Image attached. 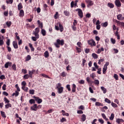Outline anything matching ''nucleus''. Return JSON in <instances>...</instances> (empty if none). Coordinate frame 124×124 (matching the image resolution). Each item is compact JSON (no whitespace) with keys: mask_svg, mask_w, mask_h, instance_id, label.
Listing matches in <instances>:
<instances>
[{"mask_svg":"<svg viewBox=\"0 0 124 124\" xmlns=\"http://www.w3.org/2000/svg\"><path fill=\"white\" fill-rule=\"evenodd\" d=\"M54 45L56 48H60V45L61 46L64 45V40L63 39L61 40L58 39L56 40V43H54Z\"/></svg>","mask_w":124,"mask_h":124,"instance_id":"1","label":"nucleus"},{"mask_svg":"<svg viewBox=\"0 0 124 124\" xmlns=\"http://www.w3.org/2000/svg\"><path fill=\"white\" fill-rule=\"evenodd\" d=\"M76 11H78V15L80 18H82L83 17H84V15H83V11L81 9H77L76 10Z\"/></svg>","mask_w":124,"mask_h":124,"instance_id":"2","label":"nucleus"},{"mask_svg":"<svg viewBox=\"0 0 124 124\" xmlns=\"http://www.w3.org/2000/svg\"><path fill=\"white\" fill-rule=\"evenodd\" d=\"M85 2L87 3V7L93 5V1L92 0H85Z\"/></svg>","mask_w":124,"mask_h":124,"instance_id":"3","label":"nucleus"},{"mask_svg":"<svg viewBox=\"0 0 124 124\" xmlns=\"http://www.w3.org/2000/svg\"><path fill=\"white\" fill-rule=\"evenodd\" d=\"M40 31V30H39V28H36L35 29V31L33 32V34H34L35 36H37V38H39V32Z\"/></svg>","mask_w":124,"mask_h":124,"instance_id":"4","label":"nucleus"},{"mask_svg":"<svg viewBox=\"0 0 124 124\" xmlns=\"http://www.w3.org/2000/svg\"><path fill=\"white\" fill-rule=\"evenodd\" d=\"M88 44L91 45V46H95L96 44H95V42L93 39H91L88 41Z\"/></svg>","mask_w":124,"mask_h":124,"instance_id":"5","label":"nucleus"},{"mask_svg":"<svg viewBox=\"0 0 124 124\" xmlns=\"http://www.w3.org/2000/svg\"><path fill=\"white\" fill-rule=\"evenodd\" d=\"M31 111H37V104H34L31 107Z\"/></svg>","mask_w":124,"mask_h":124,"instance_id":"6","label":"nucleus"},{"mask_svg":"<svg viewBox=\"0 0 124 124\" xmlns=\"http://www.w3.org/2000/svg\"><path fill=\"white\" fill-rule=\"evenodd\" d=\"M34 98H35V100L36 101H37V103H38V104H40V103H41V102H42V99L41 98H39V97L34 96Z\"/></svg>","mask_w":124,"mask_h":124,"instance_id":"7","label":"nucleus"},{"mask_svg":"<svg viewBox=\"0 0 124 124\" xmlns=\"http://www.w3.org/2000/svg\"><path fill=\"white\" fill-rule=\"evenodd\" d=\"M115 3L117 7H121V6H122V4L121 3L120 0H116Z\"/></svg>","mask_w":124,"mask_h":124,"instance_id":"8","label":"nucleus"},{"mask_svg":"<svg viewBox=\"0 0 124 124\" xmlns=\"http://www.w3.org/2000/svg\"><path fill=\"white\" fill-rule=\"evenodd\" d=\"M117 17L119 21H122L124 19V16H123V15L122 14H119L117 15Z\"/></svg>","mask_w":124,"mask_h":124,"instance_id":"9","label":"nucleus"},{"mask_svg":"<svg viewBox=\"0 0 124 124\" xmlns=\"http://www.w3.org/2000/svg\"><path fill=\"white\" fill-rule=\"evenodd\" d=\"M58 90V93H63V88L62 87H61L59 88H57Z\"/></svg>","mask_w":124,"mask_h":124,"instance_id":"10","label":"nucleus"},{"mask_svg":"<svg viewBox=\"0 0 124 124\" xmlns=\"http://www.w3.org/2000/svg\"><path fill=\"white\" fill-rule=\"evenodd\" d=\"M4 44V42L3 41V36H0V46H2Z\"/></svg>","mask_w":124,"mask_h":124,"instance_id":"11","label":"nucleus"},{"mask_svg":"<svg viewBox=\"0 0 124 124\" xmlns=\"http://www.w3.org/2000/svg\"><path fill=\"white\" fill-rule=\"evenodd\" d=\"M13 45L15 49H18V44H17V42H16V41H13Z\"/></svg>","mask_w":124,"mask_h":124,"instance_id":"12","label":"nucleus"},{"mask_svg":"<svg viewBox=\"0 0 124 124\" xmlns=\"http://www.w3.org/2000/svg\"><path fill=\"white\" fill-rule=\"evenodd\" d=\"M59 28L60 29V31L61 32H62L63 31V26L60 23V22L58 23Z\"/></svg>","mask_w":124,"mask_h":124,"instance_id":"13","label":"nucleus"},{"mask_svg":"<svg viewBox=\"0 0 124 124\" xmlns=\"http://www.w3.org/2000/svg\"><path fill=\"white\" fill-rule=\"evenodd\" d=\"M12 64V62H8L5 64V68H8V67Z\"/></svg>","mask_w":124,"mask_h":124,"instance_id":"14","label":"nucleus"},{"mask_svg":"<svg viewBox=\"0 0 124 124\" xmlns=\"http://www.w3.org/2000/svg\"><path fill=\"white\" fill-rule=\"evenodd\" d=\"M116 123H117V124H121V123L124 122V120H123L122 119H119V118H118V119H117L116 120Z\"/></svg>","mask_w":124,"mask_h":124,"instance_id":"15","label":"nucleus"},{"mask_svg":"<svg viewBox=\"0 0 124 124\" xmlns=\"http://www.w3.org/2000/svg\"><path fill=\"white\" fill-rule=\"evenodd\" d=\"M101 89L102 90V92H103V93H106L107 92V90L103 86L101 87Z\"/></svg>","mask_w":124,"mask_h":124,"instance_id":"16","label":"nucleus"},{"mask_svg":"<svg viewBox=\"0 0 124 124\" xmlns=\"http://www.w3.org/2000/svg\"><path fill=\"white\" fill-rule=\"evenodd\" d=\"M45 58H49V52L48 51H46L44 53Z\"/></svg>","mask_w":124,"mask_h":124,"instance_id":"17","label":"nucleus"},{"mask_svg":"<svg viewBox=\"0 0 124 124\" xmlns=\"http://www.w3.org/2000/svg\"><path fill=\"white\" fill-rule=\"evenodd\" d=\"M37 23L39 25V27H41V29H43V24L41 22H40V20H38Z\"/></svg>","mask_w":124,"mask_h":124,"instance_id":"18","label":"nucleus"},{"mask_svg":"<svg viewBox=\"0 0 124 124\" xmlns=\"http://www.w3.org/2000/svg\"><path fill=\"white\" fill-rule=\"evenodd\" d=\"M18 10H21L22 8H23V5H22V3H19L17 6Z\"/></svg>","mask_w":124,"mask_h":124,"instance_id":"19","label":"nucleus"},{"mask_svg":"<svg viewBox=\"0 0 124 124\" xmlns=\"http://www.w3.org/2000/svg\"><path fill=\"white\" fill-rule=\"evenodd\" d=\"M41 33L43 35V36H45V35H46V31H45V30L43 29H41Z\"/></svg>","mask_w":124,"mask_h":124,"instance_id":"20","label":"nucleus"},{"mask_svg":"<svg viewBox=\"0 0 124 124\" xmlns=\"http://www.w3.org/2000/svg\"><path fill=\"white\" fill-rule=\"evenodd\" d=\"M101 115H102V118L103 119H104V120H105V121H108L109 120V119H108V118H107L106 115H105V114L102 113Z\"/></svg>","mask_w":124,"mask_h":124,"instance_id":"21","label":"nucleus"},{"mask_svg":"<svg viewBox=\"0 0 124 124\" xmlns=\"http://www.w3.org/2000/svg\"><path fill=\"white\" fill-rule=\"evenodd\" d=\"M111 105V106L113 107V108H118V105L116 103H114L113 102H112Z\"/></svg>","mask_w":124,"mask_h":124,"instance_id":"22","label":"nucleus"},{"mask_svg":"<svg viewBox=\"0 0 124 124\" xmlns=\"http://www.w3.org/2000/svg\"><path fill=\"white\" fill-rule=\"evenodd\" d=\"M24 15V10H21L19 13V16H20V17H23Z\"/></svg>","mask_w":124,"mask_h":124,"instance_id":"23","label":"nucleus"},{"mask_svg":"<svg viewBox=\"0 0 124 124\" xmlns=\"http://www.w3.org/2000/svg\"><path fill=\"white\" fill-rule=\"evenodd\" d=\"M108 5L110 8H114V4L112 3H108Z\"/></svg>","mask_w":124,"mask_h":124,"instance_id":"24","label":"nucleus"},{"mask_svg":"<svg viewBox=\"0 0 124 124\" xmlns=\"http://www.w3.org/2000/svg\"><path fill=\"white\" fill-rule=\"evenodd\" d=\"M106 70H107V67H105V66H104V67L103 68V74H106Z\"/></svg>","mask_w":124,"mask_h":124,"instance_id":"25","label":"nucleus"},{"mask_svg":"<svg viewBox=\"0 0 124 124\" xmlns=\"http://www.w3.org/2000/svg\"><path fill=\"white\" fill-rule=\"evenodd\" d=\"M1 115L3 118H6V115H5V112L4 111H0Z\"/></svg>","mask_w":124,"mask_h":124,"instance_id":"26","label":"nucleus"},{"mask_svg":"<svg viewBox=\"0 0 124 124\" xmlns=\"http://www.w3.org/2000/svg\"><path fill=\"white\" fill-rule=\"evenodd\" d=\"M31 59V55H28L26 57V61L28 62V61H30V60Z\"/></svg>","mask_w":124,"mask_h":124,"instance_id":"27","label":"nucleus"},{"mask_svg":"<svg viewBox=\"0 0 124 124\" xmlns=\"http://www.w3.org/2000/svg\"><path fill=\"white\" fill-rule=\"evenodd\" d=\"M114 117H115V114H114L113 113H112L111 114L110 117H109V120H110V121H113V120H114Z\"/></svg>","mask_w":124,"mask_h":124,"instance_id":"28","label":"nucleus"},{"mask_svg":"<svg viewBox=\"0 0 124 124\" xmlns=\"http://www.w3.org/2000/svg\"><path fill=\"white\" fill-rule=\"evenodd\" d=\"M29 103L30 104H33L35 103V101L33 99H31L29 100Z\"/></svg>","mask_w":124,"mask_h":124,"instance_id":"29","label":"nucleus"},{"mask_svg":"<svg viewBox=\"0 0 124 124\" xmlns=\"http://www.w3.org/2000/svg\"><path fill=\"white\" fill-rule=\"evenodd\" d=\"M81 120L82 122H85L86 121V115L83 114L81 117Z\"/></svg>","mask_w":124,"mask_h":124,"instance_id":"30","label":"nucleus"},{"mask_svg":"<svg viewBox=\"0 0 124 124\" xmlns=\"http://www.w3.org/2000/svg\"><path fill=\"white\" fill-rule=\"evenodd\" d=\"M22 90H24L25 92H28V91H29V88L25 86H22Z\"/></svg>","mask_w":124,"mask_h":124,"instance_id":"31","label":"nucleus"},{"mask_svg":"<svg viewBox=\"0 0 124 124\" xmlns=\"http://www.w3.org/2000/svg\"><path fill=\"white\" fill-rule=\"evenodd\" d=\"M92 56L93 57V58L94 59H97L98 58V56L97 55V54H95V53H93L92 54Z\"/></svg>","mask_w":124,"mask_h":124,"instance_id":"32","label":"nucleus"},{"mask_svg":"<svg viewBox=\"0 0 124 124\" xmlns=\"http://www.w3.org/2000/svg\"><path fill=\"white\" fill-rule=\"evenodd\" d=\"M14 95H15V96H18L19 95V92H18L17 91H16L15 93H13L12 94L13 96H14Z\"/></svg>","mask_w":124,"mask_h":124,"instance_id":"33","label":"nucleus"},{"mask_svg":"<svg viewBox=\"0 0 124 124\" xmlns=\"http://www.w3.org/2000/svg\"><path fill=\"white\" fill-rule=\"evenodd\" d=\"M42 76H43V77H44L45 78H48V79H51V78H50V77L47 76L45 74H42Z\"/></svg>","mask_w":124,"mask_h":124,"instance_id":"34","label":"nucleus"},{"mask_svg":"<svg viewBox=\"0 0 124 124\" xmlns=\"http://www.w3.org/2000/svg\"><path fill=\"white\" fill-rule=\"evenodd\" d=\"M95 106H103V104H102L98 102H96L95 103Z\"/></svg>","mask_w":124,"mask_h":124,"instance_id":"35","label":"nucleus"},{"mask_svg":"<svg viewBox=\"0 0 124 124\" xmlns=\"http://www.w3.org/2000/svg\"><path fill=\"white\" fill-rule=\"evenodd\" d=\"M102 26L103 27H104L105 28H106V27H107V26H108V22H106L105 23H102Z\"/></svg>","mask_w":124,"mask_h":124,"instance_id":"36","label":"nucleus"},{"mask_svg":"<svg viewBox=\"0 0 124 124\" xmlns=\"http://www.w3.org/2000/svg\"><path fill=\"white\" fill-rule=\"evenodd\" d=\"M105 102H107V103H108V104H110V103H111V101L110 100H109V99L106 98L105 99Z\"/></svg>","mask_w":124,"mask_h":124,"instance_id":"37","label":"nucleus"},{"mask_svg":"<svg viewBox=\"0 0 124 124\" xmlns=\"http://www.w3.org/2000/svg\"><path fill=\"white\" fill-rule=\"evenodd\" d=\"M110 41L112 44H115L116 43V40L115 39H113V38H111L110 39Z\"/></svg>","mask_w":124,"mask_h":124,"instance_id":"38","label":"nucleus"},{"mask_svg":"<svg viewBox=\"0 0 124 124\" xmlns=\"http://www.w3.org/2000/svg\"><path fill=\"white\" fill-rule=\"evenodd\" d=\"M29 78H30V75H29V74H26L24 75L23 77L24 79H29Z\"/></svg>","mask_w":124,"mask_h":124,"instance_id":"39","label":"nucleus"},{"mask_svg":"<svg viewBox=\"0 0 124 124\" xmlns=\"http://www.w3.org/2000/svg\"><path fill=\"white\" fill-rule=\"evenodd\" d=\"M64 14L65 16H67L68 17L69 16V12L67 11H64Z\"/></svg>","mask_w":124,"mask_h":124,"instance_id":"40","label":"nucleus"},{"mask_svg":"<svg viewBox=\"0 0 124 124\" xmlns=\"http://www.w3.org/2000/svg\"><path fill=\"white\" fill-rule=\"evenodd\" d=\"M29 93L30 94H34V90H29Z\"/></svg>","mask_w":124,"mask_h":124,"instance_id":"41","label":"nucleus"},{"mask_svg":"<svg viewBox=\"0 0 124 124\" xmlns=\"http://www.w3.org/2000/svg\"><path fill=\"white\" fill-rule=\"evenodd\" d=\"M31 39L32 40H33V41H36V40H37V39H38V38H37V36H32L31 37Z\"/></svg>","mask_w":124,"mask_h":124,"instance_id":"42","label":"nucleus"},{"mask_svg":"<svg viewBox=\"0 0 124 124\" xmlns=\"http://www.w3.org/2000/svg\"><path fill=\"white\" fill-rule=\"evenodd\" d=\"M114 79H115L116 80H119V76H118V75L115 74L114 75V76H113Z\"/></svg>","mask_w":124,"mask_h":124,"instance_id":"43","label":"nucleus"},{"mask_svg":"<svg viewBox=\"0 0 124 124\" xmlns=\"http://www.w3.org/2000/svg\"><path fill=\"white\" fill-rule=\"evenodd\" d=\"M76 48L78 53H81V52H82V49L78 47L77 46H76Z\"/></svg>","mask_w":124,"mask_h":124,"instance_id":"44","label":"nucleus"},{"mask_svg":"<svg viewBox=\"0 0 124 124\" xmlns=\"http://www.w3.org/2000/svg\"><path fill=\"white\" fill-rule=\"evenodd\" d=\"M11 104L8 103V104L5 105V108L6 109H8V108H9V107H11Z\"/></svg>","mask_w":124,"mask_h":124,"instance_id":"45","label":"nucleus"},{"mask_svg":"<svg viewBox=\"0 0 124 124\" xmlns=\"http://www.w3.org/2000/svg\"><path fill=\"white\" fill-rule=\"evenodd\" d=\"M29 74H32L33 75L34 72H35V70L32 69L31 71H29Z\"/></svg>","mask_w":124,"mask_h":124,"instance_id":"46","label":"nucleus"},{"mask_svg":"<svg viewBox=\"0 0 124 124\" xmlns=\"http://www.w3.org/2000/svg\"><path fill=\"white\" fill-rule=\"evenodd\" d=\"M94 83L95 85H99V80H98V79H95L94 81Z\"/></svg>","mask_w":124,"mask_h":124,"instance_id":"47","label":"nucleus"},{"mask_svg":"<svg viewBox=\"0 0 124 124\" xmlns=\"http://www.w3.org/2000/svg\"><path fill=\"white\" fill-rule=\"evenodd\" d=\"M90 77L91 78H93V79H94V78L95 77V74L94 73H92L91 75H90Z\"/></svg>","mask_w":124,"mask_h":124,"instance_id":"48","label":"nucleus"},{"mask_svg":"<svg viewBox=\"0 0 124 124\" xmlns=\"http://www.w3.org/2000/svg\"><path fill=\"white\" fill-rule=\"evenodd\" d=\"M66 88L67 89L69 92H70V91H71V89H70V85L69 84L67 85Z\"/></svg>","mask_w":124,"mask_h":124,"instance_id":"49","label":"nucleus"},{"mask_svg":"<svg viewBox=\"0 0 124 124\" xmlns=\"http://www.w3.org/2000/svg\"><path fill=\"white\" fill-rule=\"evenodd\" d=\"M62 87V84L61 83H59L56 85V89H58L59 88H61Z\"/></svg>","mask_w":124,"mask_h":124,"instance_id":"50","label":"nucleus"},{"mask_svg":"<svg viewBox=\"0 0 124 124\" xmlns=\"http://www.w3.org/2000/svg\"><path fill=\"white\" fill-rule=\"evenodd\" d=\"M6 43L7 46H9L10 45V39H8Z\"/></svg>","mask_w":124,"mask_h":124,"instance_id":"51","label":"nucleus"},{"mask_svg":"<svg viewBox=\"0 0 124 124\" xmlns=\"http://www.w3.org/2000/svg\"><path fill=\"white\" fill-rule=\"evenodd\" d=\"M98 71H97V73H98V74H101V68H98Z\"/></svg>","mask_w":124,"mask_h":124,"instance_id":"52","label":"nucleus"},{"mask_svg":"<svg viewBox=\"0 0 124 124\" xmlns=\"http://www.w3.org/2000/svg\"><path fill=\"white\" fill-rule=\"evenodd\" d=\"M6 25L8 27H10L11 26V22L7 21L6 22Z\"/></svg>","mask_w":124,"mask_h":124,"instance_id":"53","label":"nucleus"},{"mask_svg":"<svg viewBox=\"0 0 124 124\" xmlns=\"http://www.w3.org/2000/svg\"><path fill=\"white\" fill-rule=\"evenodd\" d=\"M61 123H63V122H66V119H65V118L62 117V118L61 119Z\"/></svg>","mask_w":124,"mask_h":124,"instance_id":"54","label":"nucleus"},{"mask_svg":"<svg viewBox=\"0 0 124 124\" xmlns=\"http://www.w3.org/2000/svg\"><path fill=\"white\" fill-rule=\"evenodd\" d=\"M98 121L99 123H100V124H104V121H103L102 119H99Z\"/></svg>","mask_w":124,"mask_h":124,"instance_id":"55","label":"nucleus"},{"mask_svg":"<svg viewBox=\"0 0 124 124\" xmlns=\"http://www.w3.org/2000/svg\"><path fill=\"white\" fill-rule=\"evenodd\" d=\"M81 6L82 8H86V4H85L84 3H81Z\"/></svg>","mask_w":124,"mask_h":124,"instance_id":"56","label":"nucleus"},{"mask_svg":"<svg viewBox=\"0 0 124 124\" xmlns=\"http://www.w3.org/2000/svg\"><path fill=\"white\" fill-rule=\"evenodd\" d=\"M77 45L78 46V47H79V48H81V46H82V43L81 42H78L77 43Z\"/></svg>","mask_w":124,"mask_h":124,"instance_id":"57","label":"nucleus"},{"mask_svg":"<svg viewBox=\"0 0 124 124\" xmlns=\"http://www.w3.org/2000/svg\"><path fill=\"white\" fill-rule=\"evenodd\" d=\"M2 89L3 91H5L6 90V84H3Z\"/></svg>","mask_w":124,"mask_h":124,"instance_id":"58","label":"nucleus"},{"mask_svg":"<svg viewBox=\"0 0 124 124\" xmlns=\"http://www.w3.org/2000/svg\"><path fill=\"white\" fill-rule=\"evenodd\" d=\"M93 65H94V66H95V67L96 68V69H98V65H97V63H96V62H94V63H93Z\"/></svg>","mask_w":124,"mask_h":124,"instance_id":"59","label":"nucleus"},{"mask_svg":"<svg viewBox=\"0 0 124 124\" xmlns=\"http://www.w3.org/2000/svg\"><path fill=\"white\" fill-rule=\"evenodd\" d=\"M4 101H5V103H8V104L9 103V100H8V99L6 97L4 98Z\"/></svg>","mask_w":124,"mask_h":124,"instance_id":"60","label":"nucleus"},{"mask_svg":"<svg viewBox=\"0 0 124 124\" xmlns=\"http://www.w3.org/2000/svg\"><path fill=\"white\" fill-rule=\"evenodd\" d=\"M13 70H16V65H15V64H14L12 66Z\"/></svg>","mask_w":124,"mask_h":124,"instance_id":"61","label":"nucleus"},{"mask_svg":"<svg viewBox=\"0 0 124 124\" xmlns=\"http://www.w3.org/2000/svg\"><path fill=\"white\" fill-rule=\"evenodd\" d=\"M64 63L65 64H68V63H69V62H68V59L64 60Z\"/></svg>","mask_w":124,"mask_h":124,"instance_id":"62","label":"nucleus"},{"mask_svg":"<svg viewBox=\"0 0 124 124\" xmlns=\"http://www.w3.org/2000/svg\"><path fill=\"white\" fill-rule=\"evenodd\" d=\"M11 54H9L7 56V59H8V60H11Z\"/></svg>","mask_w":124,"mask_h":124,"instance_id":"63","label":"nucleus"},{"mask_svg":"<svg viewBox=\"0 0 124 124\" xmlns=\"http://www.w3.org/2000/svg\"><path fill=\"white\" fill-rule=\"evenodd\" d=\"M62 77H65V72H62L61 74Z\"/></svg>","mask_w":124,"mask_h":124,"instance_id":"64","label":"nucleus"}]
</instances>
